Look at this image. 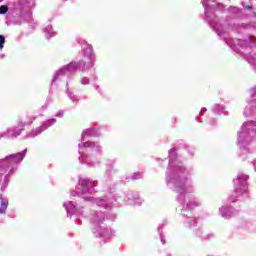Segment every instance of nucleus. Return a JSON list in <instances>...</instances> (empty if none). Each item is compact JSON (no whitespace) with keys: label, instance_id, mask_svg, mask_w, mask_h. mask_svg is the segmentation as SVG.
<instances>
[{"label":"nucleus","instance_id":"obj_8","mask_svg":"<svg viewBox=\"0 0 256 256\" xmlns=\"http://www.w3.org/2000/svg\"><path fill=\"white\" fill-rule=\"evenodd\" d=\"M9 11V8L5 5L0 6V15H5Z\"/></svg>","mask_w":256,"mask_h":256},{"label":"nucleus","instance_id":"obj_13","mask_svg":"<svg viewBox=\"0 0 256 256\" xmlns=\"http://www.w3.org/2000/svg\"><path fill=\"white\" fill-rule=\"evenodd\" d=\"M203 5L207 7V5H209V0H204Z\"/></svg>","mask_w":256,"mask_h":256},{"label":"nucleus","instance_id":"obj_5","mask_svg":"<svg viewBox=\"0 0 256 256\" xmlns=\"http://www.w3.org/2000/svg\"><path fill=\"white\" fill-rule=\"evenodd\" d=\"M187 207H188V209H195V207H199V202H197V200H195V199H191L187 203Z\"/></svg>","mask_w":256,"mask_h":256},{"label":"nucleus","instance_id":"obj_3","mask_svg":"<svg viewBox=\"0 0 256 256\" xmlns=\"http://www.w3.org/2000/svg\"><path fill=\"white\" fill-rule=\"evenodd\" d=\"M8 205H9V200L2 199L1 206H0V213H5L7 211Z\"/></svg>","mask_w":256,"mask_h":256},{"label":"nucleus","instance_id":"obj_9","mask_svg":"<svg viewBox=\"0 0 256 256\" xmlns=\"http://www.w3.org/2000/svg\"><path fill=\"white\" fill-rule=\"evenodd\" d=\"M4 45H5V37H3V35H0V51L3 50Z\"/></svg>","mask_w":256,"mask_h":256},{"label":"nucleus","instance_id":"obj_14","mask_svg":"<svg viewBox=\"0 0 256 256\" xmlns=\"http://www.w3.org/2000/svg\"><path fill=\"white\" fill-rule=\"evenodd\" d=\"M71 67H73V64H70V65L68 66V69H71Z\"/></svg>","mask_w":256,"mask_h":256},{"label":"nucleus","instance_id":"obj_11","mask_svg":"<svg viewBox=\"0 0 256 256\" xmlns=\"http://www.w3.org/2000/svg\"><path fill=\"white\" fill-rule=\"evenodd\" d=\"M80 183L82 187H89V185H91V182H89L88 180H81Z\"/></svg>","mask_w":256,"mask_h":256},{"label":"nucleus","instance_id":"obj_15","mask_svg":"<svg viewBox=\"0 0 256 256\" xmlns=\"http://www.w3.org/2000/svg\"><path fill=\"white\" fill-rule=\"evenodd\" d=\"M247 9H251V7H250V6H247Z\"/></svg>","mask_w":256,"mask_h":256},{"label":"nucleus","instance_id":"obj_1","mask_svg":"<svg viewBox=\"0 0 256 256\" xmlns=\"http://www.w3.org/2000/svg\"><path fill=\"white\" fill-rule=\"evenodd\" d=\"M55 123H57V120H55V118L49 119L42 125V127L36 128L35 130H33L31 137H37V135H40V133H43L45 129H47L48 127H51V125H55Z\"/></svg>","mask_w":256,"mask_h":256},{"label":"nucleus","instance_id":"obj_4","mask_svg":"<svg viewBox=\"0 0 256 256\" xmlns=\"http://www.w3.org/2000/svg\"><path fill=\"white\" fill-rule=\"evenodd\" d=\"M247 181V176L241 175L234 180L235 185H243Z\"/></svg>","mask_w":256,"mask_h":256},{"label":"nucleus","instance_id":"obj_6","mask_svg":"<svg viewBox=\"0 0 256 256\" xmlns=\"http://www.w3.org/2000/svg\"><path fill=\"white\" fill-rule=\"evenodd\" d=\"M55 35H57V33L53 31V27L50 26L46 29V37H55Z\"/></svg>","mask_w":256,"mask_h":256},{"label":"nucleus","instance_id":"obj_7","mask_svg":"<svg viewBox=\"0 0 256 256\" xmlns=\"http://www.w3.org/2000/svg\"><path fill=\"white\" fill-rule=\"evenodd\" d=\"M11 157H13V159L15 161H23V158L25 157V154H15V155H12Z\"/></svg>","mask_w":256,"mask_h":256},{"label":"nucleus","instance_id":"obj_10","mask_svg":"<svg viewBox=\"0 0 256 256\" xmlns=\"http://www.w3.org/2000/svg\"><path fill=\"white\" fill-rule=\"evenodd\" d=\"M64 207H66V209L68 211H71V209H73V207H75V206H73V204L71 202H66V203H64Z\"/></svg>","mask_w":256,"mask_h":256},{"label":"nucleus","instance_id":"obj_2","mask_svg":"<svg viewBox=\"0 0 256 256\" xmlns=\"http://www.w3.org/2000/svg\"><path fill=\"white\" fill-rule=\"evenodd\" d=\"M220 213L222 217H225V219H228V217H231V215H233V208L222 207L220 208Z\"/></svg>","mask_w":256,"mask_h":256},{"label":"nucleus","instance_id":"obj_12","mask_svg":"<svg viewBox=\"0 0 256 256\" xmlns=\"http://www.w3.org/2000/svg\"><path fill=\"white\" fill-rule=\"evenodd\" d=\"M95 144L93 142L84 143V147H93Z\"/></svg>","mask_w":256,"mask_h":256}]
</instances>
